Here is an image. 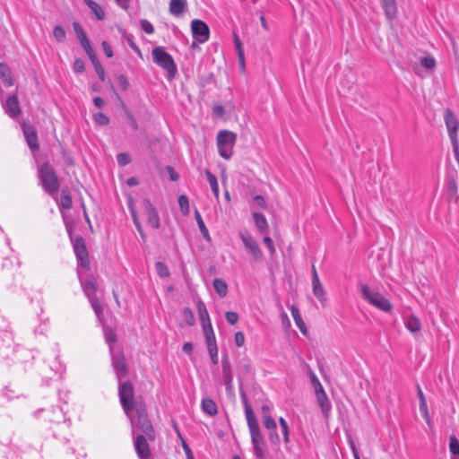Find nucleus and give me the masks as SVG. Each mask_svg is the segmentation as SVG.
Returning a JSON list of instances; mask_svg holds the SVG:
<instances>
[{
  "instance_id": "1",
  "label": "nucleus",
  "mask_w": 459,
  "mask_h": 459,
  "mask_svg": "<svg viewBox=\"0 0 459 459\" xmlns=\"http://www.w3.org/2000/svg\"><path fill=\"white\" fill-rule=\"evenodd\" d=\"M131 422L132 435L143 434L150 441H154L155 431L148 418L145 404H138L137 408L126 415Z\"/></svg>"
},
{
  "instance_id": "2",
  "label": "nucleus",
  "mask_w": 459,
  "mask_h": 459,
  "mask_svg": "<svg viewBox=\"0 0 459 459\" xmlns=\"http://www.w3.org/2000/svg\"><path fill=\"white\" fill-rule=\"evenodd\" d=\"M118 397L126 415H130L138 404H145L141 398L134 397V389L129 381H118Z\"/></svg>"
},
{
  "instance_id": "3",
  "label": "nucleus",
  "mask_w": 459,
  "mask_h": 459,
  "mask_svg": "<svg viewBox=\"0 0 459 459\" xmlns=\"http://www.w3.org/2000/svg\"><path fill=\"white\" fill-rule=\"evenodd\" d=\"M39 185L46 193L54 195L57 193L60 183L56 173L48 162L43 163L39 169Z\"/></svg>"
},
{
  "instance_id": "4",
  "label": "nucleus",
  "mask_w": 459,
  "mask_h": 459,
  "mask_svg": "<svg viewBox=\"0 0 459 459\" xmlns=\"http://www.w3.org/2000/svg\"><path fill=\"white\" fill-rule=\"evenodd\" d=\"M236 141V133L226 129L220 130L216 136L219 155L225 160H230L233 155Z\"/></svg>"
},
{
  "instance_id": "5",
  "label": "nucleus",
  "mask_w": 459,
  "mask_h": 459,
  "mask_svg": "<svg viewBox=\"0 0 459 459\" xmlns=\"http://www.w3.org/2000/svg\"><path fill=\"white\" fill-rule=\"evenodd\" d=\"M248 429L251 437V443L254 455L256 459H264L265 443L261 433V429L256 419H253L252 415L248 418Z\"/></svg>"
},
{
  "instance_id": "6",
  "label": "nucleus",
  "mask_w": 459,
  "mask_h": 459,
  "mask_svg": "<svg viewBox=\"0 0 459 459\" xmlns=\"http://www.w3.org/2000/svg\"><path fill=\"white\" fill-rule=\"evenodd\" d=\"M153 62L167 72V77L172 79L177 73V65L173 57L163 47H155L152 51Z\"/></svg>"
},
{
  "instance_id": "7",
  "label": "nucleus",
  "mask_w": 459,
  "mask_h": 459,
  "mask_svg": "<svg viewBox=\"0 0 459 459\" xmlns=\"http://www.w3.org/2000/svg\"><path fill=\"white\" fill-rule=\"evenodd\" d=\"M17 345H14L13 333L9 331L0 333V362L7 366L14 361V354Z\"/></svg>"
},
{
  "instance_id": "8",
  "label": "nucleus",
  "mask_w": 459,
  "mask_h": 459,
  "mask_svg": "<svg viewBox=\"0 0 459 459\" xmlns=\"http://www.w3.org/2000/svg\"><path fill=\"white\" fill-rule=\"evenodd\" d=\"M362 298L370 305L384 311L390 312L393 308L391 302L377 291L372 290L368 285L363 284L360 288Z\"/></svg>"
},
{
  "instance_id": "9",
  "label": "nucleus",
  "mask_w": 459,
  "mask_h": 459,
  "mask_svg": "<svg viewBox=\"0 0 459 459\" xmlns=\"http://www.w3.org/2000/svg\"><path fill=\"white\" fill-rule=\"evenodd\" d=\"M191 31L194 38L192 47H195L196 43L204 44L208 41L210 38V29L208 25L201 20H193L191 22Z\"/></svg>"
},
{
  "instance_id": "10",
  "label": "nucleus",
  "mask_w": 459,
  "mask_h": 459,
  "mask_svg": "<svg viewBox=\"0 0 459 459\" xmlns=\"http://www.w3.org/2000/svg\"><path fill=\"white\" fill-rule=\"evenodd\" d=\"M71 241L73 244L74 254L76 255L78 262L80 263V265L83 269L89 270V255L83 238L82 237H71Z\"/></svg>"
},
{
  "instance_id": "11",
  "label": "nucleus",
  "mask_w": 459,
  "mask_h": 459,
  "mask_svg": "<svg viewBox=\"0 0 459 459\" xmlns=\"http://www.w3.org/2000/svg\"><path fill=\"white\" fill-rule=\"evenodd\" d=\"M134 437V446L139 459H149L151 451L149 447L148 437L143 434H137Z\"/></svg>"
},
{
  "instance_id": "12",
  "label": "nucleus",
  "mask_w": 459,
  "mask_h": 459,
  "mask_svg": "<svg viewBox=\"0 0 459 459\" xmlns=\"http://www.w3.org/2000/svg\"><path fill=\"white\" fill-rule=\"evenodd\" d=\"M112 366L116 372V376L118 381L128 374L127 364L125 359V356L122 352L113 353L111 352Z\"/></svg>"
},
{
  "instance_id": "13",
  "label": "nucleus",
  "mask_w": 459,
  "mask_h": 459,
  "mask_svg": "<svg viewBox=\"0 0 459 459\" xmlns=\"http://www.w3.org/2000/svg\"><path fill=\"white\" fill-rule=\"evenodd\" d=\"M239 237L245 247L250 252L255 260L262 257L263 253L256 240L247 232H239Z\"/></svg>"
},
{
  "instance_id": "14",
  "label": "nucleus",
  "mask_w": 459,
  "mask_h": 459,
  "mask_svg": "<svg viewBox=\"0 0 459 459\" xmlns=\"http://www.w3.org/2000/svg\"><path fill=\"white\" fill-rule=\"evenodd\" d=\"M444 119L450 140L457 139L459 120L456 116L450 109H446L445 111Z\"/></svg>"
},
{
  "instance_id": "15",
  "label": "nucleus",
  "mask_w": 459,
  "mask_h": 459,
  "mask_svg": "<svg viewBox=\"0 0 459 459\" xmlns=\"http://www.w3.org/2000/svg\"><path fill=\"white\" fill-rule=\"evenodd\" d=\"M145 212L147 214V222L153 229L160 228V216L155 207L152 205L149 199H143V201Z\"/></svg>"
},
{
  "instance_id": "16",
  "label": "nucleus",
  "mask_w": 459,
  "mask_h": 459,
  "mask_svg": "<svg viewBox=\"0 0 459 459\" xmlns=\"http://www.w3.org/2000/svg\"><path fill=\"white\" fill-rule=\"evenodd\" d=\"M263 425L270 431V441L274 445H278L280 443V437L276 432L277 424L274 419L270 414L263 415Z\"/></svg>"
},
{
  "instance_id": "17",
  "label": "nucleus",
  "mask_w": 459,
  "mask_h": 459,
  "mask_svg": "<svg viewBox=\"0 0 459 459\" xmlns=\"http://www.w3.org/2000/svg\"><path fill=\"white\" fill-rule=\"evenodd\" d=\"M221 368H222V377L223 384L226 387V390L229 391L232 389L233 383V375L231 371V365L227 355H224L221 359Z\"/></svg>"
},
{
  "instance_id": "18",
  "label": "nucleus",
  "mask_w": 459,
  "mask_h": 459,
  "mask_svg": "<svg viewBox=\"0 0 459 459\" xmlns=\"http://www.w3.org/2000/svg\"><path fill=\"white\" fill-rule=\"evenodd\" d=\"M4 112L12 118L17 117L21 114V108L16 95H11L3 104Z\"/></svg>"
},
{
  "instance_id": "19",
  "label": "nucleus",
  "mask_w": 459,
  "mask_h": 459,
  "mask_svg": "<svg viewBox=\"0 0 459 459\" xmlns=\"http://www.w3.org/2000/svg\"><path fill=\"white\" fill-rule=\"evenodd\" d=\"M47 419L50 422L62 423L66 428L70 426V420L65 418V414L60 407H54L51 411H48Z\"/></svg>"
},
{
  "instance_id": "20",
  "label": "nucleus",
  "mask_w": 459,
  "mask_h": 459,
  "mask_svg": "<svg viewBox=\"0 0 459 459\" xmlns=\"http://www.w3.org/2000/svg\"><path fill=\"white\" fill-rule=\"evenodd\" d=\"M22 129L24 137L30 149L32 151H38L39 148L38 143V136L33 127L24 124Z\"/></svg>"
},
{
  "instance_id": "21",
  "label": "nucleus",
  "mask_w": 459,
  "mask_h": 459,
  "mask_svg": "<svg viewBox=\"0 0 459 459\" xmlns=\"http://www.w3.org/2000/svg\"><path fill=\"white\" fill-rule=\"evenodd\" d=\"M80 282L82 290L88 299L97 297L96 291L98 289V285L94 277H89L87 279H82L80 277Z\"/></svg>"
},
{
  "instance_id": "22",
  "label": "nucleus",
  "mask_w": 459,
  "mask_h": 459,
  "mask_svg": "<svg viewBox=\"0 0 459 459\" xmlns=\"http://www.w3.org/2000/svg\"><path fill=\"white\" fill-rule=\"evenodd\" d=\"M13 358L14 361H12V365L15 363H28L29 361L33 359L34 354L33 351L30 350L17 346Z\"/></svg>"
},
{
  "instance_id": "23",
  "label": "nucleus",
  "mask_w": 459,
  "mask_h": 459,
  "mask_svg": "<svg viewBox=\"0 0 459 459\" xmlns=\"http://www.w3.org/2000/svg\"><path fill=\"white\" fill-rule=\"evenodd\" d=\"M49 370L51 371L50 374L46 372L45 370L42 372L43 377L45 378L51 379L54 376L59 375L60 377L65 371V366L61 363V361L58 359L57 356H55L52 361H49Z\"/></svg>"
},
{
  "instance_id": "24",
  "label": "nucleus",
  "mask_w": 459,
  "mask_h": 459,
  "mask_svg": "<svg viewBox=\"0 0 459 459\" xmlns=\"http://www.w3.org/2000/svg\"><path fill=\"white\" fill-rule=\"evenodd\" d=\"M197 313L202 325L212 324L208 310L204 302L201 299L195 301Z\"/></svg>"
},
{
  "instance_id": "25",
  "label": "nucleus",
  "mask_w": 459,
  "mask_h": 459,
  "mask_svg": "<svg viewBox=\"0 0 459 459\" xmlns=\"http://www.w3.org/2000/svg\"><path fill=\"white\" fill-rule=\"evenodd\" d=\"M382 8L388 20H393L397 14V5L395 0H380Z\"/></svg>"
},
{
  "instance_id": "26",
  "label": "nucleus",
  "mask_w": 459,
  "mask_h": 459,
  "mask_svg": "<svg viewBox=\"0 0 459 459\" xmlns=\"http://www.w3.org/2000/svg\"><path fill=\"white\" fill-rule=\"evenodd\" d=\"M404 325L408 331L412 333H419L421 330L420 318L415 315H410L404 318Z\"/></svg>"
},
{
  "instance_id": "27",
  "label": "nucleus",
  "mask_w": 459,
  "mask_h": 459,
  "mask_svg": "<svg viewBox=\"0 0 459 459\" xmlns=\"http://www.w3.org/2000/svg\"><path fill=\"white\" fill-rule=\"evenodd\" d=\"M417 394H418V397L420 400V411L422 417L425 419L426 422L428 424H429L430 417H429V413L427 401H426L424 394L419 385H417Z\"/></svg>"
},
{
  "instance_id": "28",
  "label": "nucleus",
  "mask_w": 459,
  "mask_h": 459,
  "mask_svg": "<svg viewBox=\"0 0 459 459\" xmlns=\"http://www.w3.org/2000/svg\"><path fill=\"white\" fill-rule=\"evenodd\" d=\"M253 218L257 230L262 234H268L269 227L265 216L261 212H254Z\"/></svg>"
},
{
  "instance_id": "29",
  "label": "nucleus",
  "mask_w": 459,
  "mask_h": 459,
  "mask_svg": "<svg viewBox=\"0 0 459 459\" xmlns=\"http://www.w3.org/2000/svg\"><path fill=\"white\" fill-rule=\"evenodd\" d=\"M187 4L186 0H170L169 13L174 16H180L186 9Z\"/></svg>"
},
{
  "instance_id": "30",
  "label": "nucleus",
  "mask_w": 459,
  "mask_h": 459,
  "mask_svg": "<svg viewBox=\"0 0 459 459\" xmlns=\"http://www.w3.org/2000/svg\"><path fill=\"white\" fill-rule=\"evenodd\" d=\"M207 348L217 346L215 333L212 324L202 325Z\"/></svg>"
},
{
  "instance_id": "31",
  "label": "nucleus",
  "mask_w": 459,
  "mask_h": 459,
  "mask_svg": "<svg viewBox=\"0 0 459 459\" xmlns=\"http://www.w3.org/2000/svg\"><path fill=\"white\" fill-rule=\"evenodd\" d=\"M0 78L7 87H10L13 84L11 70L4 63H0Z\"/></svg>"
},
{
  "instance_id": "32",
  "label": "nucleus",
  "mask_w": 459,
  "mask_h": 459,
  "mask_svg": "<svg viewBox=\"0 0 459 459\" xmlns=\"http://www.w3.org/2000/svg\"><path fill=\"white\" fill-rule=\"evenodd\" d=\"M202 410L204 413L214 416L218 413V409L215 402L211 398H204L201 403Z\"/></svg>"
},
{
  "instance_id": "33",
  "label": "nucleus",
  "mask_w": 459,
  "mask_h": 459,
  "mask_svg": "<svg viewBox=\"0 0 459 459\" xmlns=\"http://www.w3.org/2000/svg\"><path fill=\"white\" fill-rule=\"evenodd\" d=\"M290 312H291V316H292L298 328L300 330V332L302 333L306 334L307 332V328L300 316V313H299L298 307L296 306L292 305L290 307Z\"/></svg>"
},
{
  "instance_id": "34",
  "label": "nucleus",
  "mask_w": 459,
  "mask_h": 459,
  "mask_svg": "<svg viewBox=\"0 0 459 459\" xmlns=\"http://www.w3.org/2000/svg\"><path fill=\"white\" fill-rule=\"evenodd\" d=\"M312 287H313L314 295L324 306L326 301V292H325L321 281H316V282H312Z\"/></svg>"
},
{
  "instance_id": "35",
  "label": "nucleus",
  "mask_w": 459,
  "mask_h": 459,
  "mask_svg": "<svg viewBox=\"0 0 459 459\" xmlns=\"http://www.w3.org/2000/svg\"><path fill=\"white\" fill-rule=\"evenodd\" d=\"M212 286L216 291V293L221 297L224 298L228 293V284L227 282L221 278H215L212 281Z\"/></svg>"
},
{
  "instance_id": "36",
  "label": "nucleus",
  "mask_w": 459,
  "mask_h": 459,
  "mask_svg": "<svg viewBox=\"0 0 459 459\" xmlns=\"http://www.w3.org/2000/svg\"><path fill=\"white\" fill-rule=\"evenodd\" d=\"M316 396V400L320 408L325 415H327L331 411V403L327 397V394L325 393L318 394Z\"/></svg>"
},
{
  "instance_id": "37",
  "label": "nucleus",
  "mask_w": 459,
  "mask_h": 459,
  "mask_svg": "<svg viewBox=\"0 0 459 459\" xmlns=\"http://www.w3.org/2000/svg\"><path fill=\"white\" fill-rule=\"evenodd\" d=\"M87 6L91 9V11L95 14L98 20H103L105 17V13L103 9L100 7L99 4H97L93 0H83Z\"/></svg>"
},
{
  "instance_id": "38",
  "label": "nucleus",
  "mask_w": 459,
  "mask_h": 459,
  "mask_svg": "<svg viewBox=\"0 0 459 459\" xmlns=\"http://www.w3.org/2000/svg\"><path fill=\"white\" fill-rule=\"evenodd\" d=\"M205 175L207 178V180L210 184V186L212 188V191L215 196V198L219 199V185L217 181V178L208 169L205 170Z\"/></svg>"
},
{
  "instance_id": "39",
  "label": "nucleus",
  "mask_w": 459,
  "mask_h": 459,
  "mask_svg": "<svg viewBox=\"0 0 459 459\" xmlns=\"http://www.w3.org/2000/svg\"><path fill=\"white\" fill-rule=\"evenodd\" d=\"M195 217L198 228H199V230H200L205 240H207V241H210L211 240V237H210L208 229L205 226V224H204V221L202 219V216H201V214L199 213V212L197 210L195 212Z\"/></svg>"
},
{
  "instance_id": "40",
  "label": "nucleus",
  "mask_w": 459,
  "mask_h": 459,
  "mask_svg": "<svg viewBox=\"0 0 459 459\" xmlns=\"http://www.w3.org/2000/svg\"><path fill=\"white\" fill-rule=\"evenodd\" d=\"M89 58H90L100 80L103 82L105 80V71H104V68L102 67V65H100V61L98 60L96 55H93V56H91Z\"/></svg>"
},
{
  "instance_id": "41",
  "label": "nucleus",
  "mask_w": 459,
  "mask_h": 459,
  "mask_svg": "<svg viewBox=\"0 0 459 459\" xmlns=\"http://www.w3.org/2000/svg\"><path fill=\"white\" fill-rule=\"evenodd\" d=\"M59 206L65 210H69L72 207V197L67 191H62Z\"/></svg>"
},
{
  "instance_id": "42",
  "label": "nucleus",
  "mask_w": 459,
  "mask_h": 459,
  "mask_svg": "<svg viewBox=\"0 0 459 459\" xmlns=\"http://www.w3.org/2000/svg\"><path fill=\"white\" fill-rule=\"evenodd\" d=\"M2 394L7 400H12L15 397H19V390L12 385H6L3 388Z\"/></svg>"
},
{
  "instance_id": "43",
  "label": "nucleus",
  "mask_w": 459,
  "mask_h": 459,
  "mask_svg": "<svg viewBox=\"0 0 459 459\" xmlns=\"http://www.w3.org/2000/svg\"><path fill=\"white\" fill-rule=\"evenodd\" d=\"M240 396H241V399H242V402H243V404H244V408H245V414H246V419H247V423L248 424V418H249V413H251L253 419H256L255 418V415L248 403V400L247 398V395L245 393H241L240 394Z\"/></svg>"
},
{
  "instance_id": "44",
  "label": "nucleus",
  "mask_w": 459,
  "mask_h": 459,
  "mask_svg": "<svg viewBox=\"0 0 459 459\" xmlns=\"http://www.w3.org/2000/svg\"><path fill=\"white\" fill-rule=\"evenodd\" d=\"M130 211H131V215H132V219H133L134 224L135 225V227L137 229V231L141 235L142 239L144 241L145 240V234H144V232L143 230V228H142V225L140 223L138 215H137L136 212L134 211V209L133 207H131Z\"/></svg>"
},
{
  "instance_id": "45",
  "label": "nucleus",
  "mask_w": 459,
  "mask_h": 459,
  "mask_svg": "<svg viewBox=\"0 0 459 459\" xmlns=\"http://www.w3.org/2000/svg\"><path fill=\"white\" fill-rule=\"evenodd\" d=\"M178 205L183 214L186 215L189 213V201L186 195H181L178 197Z\"/></svg>"
},
{
  "instance_id": "46",
  "label": "nucleus",
  "mask_w": 459,
  "mask_h": 459,
  "mask_svg": "<svg viewBox=\"0 0 459 459\" xmlns=\"http://www.w3.org/2000/svg\"><path fill=\"white\" fill-rule=\"evenodd\" d=\"M73 28H74V31L79 42L88 39L85 31L83 30L82 27L81 26V24L79 22H74Z\"/></svg>"
},
{
  "instance_id": "47",
  "label": "nucleus",
  "mask_w": 459,
  "mask_h": 459,
  "mask_svg": "<svg viewBox=\"0 0 459 459\" xmlns=\"http://www.w3.org/2000/svg\"><path fill=\"white\" fill-rule=\"evenodd\" d=\"M88 299L91 305L92 309L94 310L95 315L100 319L102 315V307H101L100 303L99 302L98 298L93 297V298H91Z\"/></svg>"
},
{
  "instance_id": "48",
  "label": "nucleus",
  "mask_w": 459,
  "mask_h": 459,
  "mask_svg": "<svg viewBox=\"0 0 459 459\" xmlns=\"http://www.w3.org/2000/svg\"><path fill=\"white\" fill-rule=\"evenodd\" d=\"M93 120L100 126H107L109 124V117L101 112L93 114Z\"/></svg>"
},
{
  "instance_id": "49",
  "label": "nucleus",
  "mask_w": 459,
  "mask_h": 459,
  "mask_svg": "<svg viewBox=\"0 0 459 459\" xmlns=\"http://www.w3.org/2000/svg\"><path fill=\"white\" fill-rule=\"evenodd\" d=\"M420 65L428 70H433L436 67V60L432 56H424L420 59Z\"/></svg>"
},
{
  "instance_id": "50",
  "label": "nucleus",
  "mask_w": 459,
  "mask_h": 459,
  "mask_svg": "<svg viewBox=\"0 0 459 459\" xmlns=\"http://www.w3.org/2000/svg\"><path fill=\"white\" fill-rule=\"evenodd\" d=\"M182 314H183L184 319L186 320V322L188 325L192 326L195 325V316H194V313L191 310V308H189V307L183 308Z\"/></svg>"
},
{
  "instance_id": "51",
  "label": "nucleus",
  "mask_w": 459,
  "mask_h": 459,
  "mask_svg": "<svg viewBox=\"0 0 459 459\" xmlns=\"http://www.w3.org/2000/svg\"><path fill=\"white\" fill-rule=\"evenodd\" d=\"M53 35L58 42H62L65 39V31L61 25H56L54 27Z\"/></svg>"
},
{
  "instance_id": "52",
  "label": "nucleus",
  "mask_w": 459,
  "mask_h": 459,
  "mask_svg": "<svg viewBox=\"0 0 459 459\" xmlns=\"http://www.w3.org/2000/svg\"><path fill=\"white\" fill-rule=\"evenodd\" d=\"M155 268H156L157 273L160 277L165 278L169 275V268L162 262H156Z\"/></svg>"
},
{
  "instance_id": "53",
  "label": "nucleus",
  "mask_w": 459,
  "mask_h": 459,
  "mask_svg": "<svg viewBox=\"0 0 459 459\" xmlns=\"http://www.w3.org/2000/svg\"><path fill=\"white\" fill-rule=\"evenodd\" d=\"M140 27L146 34L151 35L154 33L153 25L146 19L140 20Z\"/></svg>"
},
{
  "instance_id": "54",
  "label": "nucleus",
  "mask_w": 459,
  "mask_h": 459,
  "mask_svg": "<svg viewBox=\"0 0 459 459\" xmlns=\"http://www.w3.org/2000/svg\"><path fill=\"white\" fill-rule=\"evenodd\" d=\"M449 449L452 455H459V441L454 436L449 439Z\"/></svg>"
},
{
  "instance_id": "55",
  "label": "nucleus",
  "mask_w": 459,
  "mask_h": 459,
  "mask_svg": "<svg viewBox=\"0 0 459 459\" xmlns=\"http://www.w3.org/2000/svg\"><path fill=\"white\" fill-rule=\"evenodd\" d=\"M234 41H235V45H236V48L238 51V56L239 61L241 63V65L244 66V52L242 49V45H241V42H240L238 35H236V34L234 35Z\"/></svg>"
},
{
  "instance_id": "56",
  "label": "nucleus",
  "mask_w": 459,
  "mask_h": 459,
  "mask_svg": "<svg viewBox=\"0 0 459 459\" xmlns=\"http://www.w3.org/2000/svg\"><path fill=\"white\" fill-rule=\"evenodd\" d=\"M123 109L125 110L126 117L128 118L129 123H130L131 126L133 127V129L137 130L138 124H137V121H136L135 117H134L133 113L125 105H123Z\"/></svg>"
},
{
  "instance_id": "57",
  "label": "nucleus",
  "mask_w": 459,
  "mask_h": 459,
  "mask_svg": "<svg viewBox=\"0 0 459 459\" xmlns=\"http://www.w3.org/2000/svg\"><path fill=\"white\" fill-rule=\"evenodd\" d=\"M80 44L89 57L93 56V55H95L94 50H93V48L91 45V42L88 39L81 41Z\"/></svg>"
},
{
  "instance_id": "58",
  "label": "nucleus",
  "mask_w": 459,
  "mask_h": 459,
  "mask_svg": "<svg viewBox=\"0 0 459 459\" xmlns=\"http://www.w3.org/2000/svg\"><path fill=\"white\" fill-rule=\"evenodd\" d=\"M123 36L126 39V41L128 43V45L130 46V48L137 54H140L141 53V50L139 48V47L135 44V42L134 41V37L133 35L131 34H126V32H123Z\"/></svg>"
},
{
  "instance_id": "59",
  "label": "nucleus",
  "mask_w": 459,
  "mask_h": 459,
  "mask_svg": "<svg viewBox=\"0 0 459 459\" xmlns=\"http://www.w3.org/2000/svg\"><path fill=\"white\" fill-rule=\"evenodd\" d=\"M73 69L77 74H82L85 70V65L82 59L76 58L73 65Z\"/></svg>"
},
{
  "instance_id": "60",
  "label": "nucleus",
  "mask_w": 459,
  "mask_h": 459,
  "mask_svg": "<svg viewBox=\"0 0 459 459\" xmlns=\"http://www.w3.org/2000/svg\"><path fill=\"white\" fill-rule=\"evenodd\" d=\"M117 160L120 166H126L131 162V158H130L129 154H127L126 152H121V153L117 154Z\"/></svg>"
},
{
  "instance_id": "61",
  "label": "nucleus",
  "mask_w": 459,
  "mask_h": 459,
  "mask_svg": "<svg viewBox=\"0 0 459 459\" xmlns=\"http://www.w3.org/2000/svg\"><path fill=\"white\" fill-rule=\"evenodd\" d=\"M225 317H226L227 322L232 325H235L238 321V313L233 312V311L226 312Z\"/></svg>"
},
{
  "instance_id": "62",
  "label": "nucleus",
  "mask_w": 459,
  "mask_h": 459,
  "mask_svg": "<svg viewBox=\"0 0 459 459\" xmlns=\"http://www.w3.org/2000/svg\"><path fill=\"white\" fill-rule=\"evenodd\" d=\"M207 350H208V352H209V355H210L212 364H214V365L218 364V347L217 346L210 347V348H207Z\"/></svg>"
},
{
  "instance_id": "63",
  "label": "nucleus",
  "mask_w": 459,
  "mask_h": 459,
  "mask_svg": "<svg viewBox=\"0 0 459 459\" xmlns=\"http://www.w3.org/2000/svg\"><path fill=\"white\" fill-rule=\"evenodd\" d=\"M263 240H264V245L269 249L270 254L271 255L275 254V247H274L273 239L269 236L266 235V236L264 237Z\"/></svg>"
},
{
  "instance_id": "64",
  "label": "nucleus",
  "mask_w": 459,
  "mask_h": 459,
  "mask_svg": "<svg viewBox=\"0 0 459 459\" xmlns=\"http://www.w3.org/2000/svg\"><path fill=\"white\" fill-rule=\"evenodd\" d=\"M235 343L238 347H242L245 343V335L242 332H237L234 336Z\"/></svg>"
}]
</instances>
